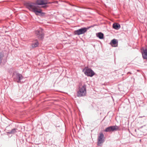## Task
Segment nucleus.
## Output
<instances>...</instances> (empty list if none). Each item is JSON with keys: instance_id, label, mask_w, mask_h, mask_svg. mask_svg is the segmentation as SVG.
I'll list each match as a JSON object with an SVG mask.
<instances>
[{"instance_id": "obj_1", "label": "nucleus", "mask_w": 147, "mask_h": 147, "mask_svg": "<svg viewBox=\"0 0 147 147\" xmlns=\"http://www.w3.org/2000/svg\"><path fill=\"white\" fill-rule=\"evenodd\" d=\"M26 7L30 11H32L37 15H39V13H42V10L41 9L38 8L39 7L37 6L36 2L32 3L30 2L25 3Z\"/></svg>"}, {"instance_id": "obj_2", "label": "nucleus", "mask_w": 147, "mask_h": 147, "mask_svg": "<svg viewBox=\"0 0 147 147\" xmlns=\"http://www.w3.org/2000/svg\"><path fill=\"white\" fill-rule=\"evenodd\" d=\"M86 93V86L84 84L79 86V90L77 93V96L78 97L85 96Z\"/></svg>"}, {"instance_id": "obj_3", "label": "nucleus", "mask_w": 147, "mask_h": 147, "mask_svg": "<svg viewBox=\"0 0 147 147\" xmlns=\"http://www.w3.org/2000/svg\"><path fill=\"white\" fill-rule=\"evenodd\" d=\"M121 129L119 126L116 125L111 126L107 127L104 130V131L107 132H112L113 131H120Z\"/></svg>"}, {"instance_id": "obj_4", "label": "nucleus", "mask_w": 147, "mask_h": 147, "mask_svg": "<svg viewBox=\"0 0 147 147\" xmlns=\"http://www.w3.org/2000/svg\"><path fill=\"white\" fill-rule=\"evenodd\" d=\"M13 80L18 83H21V80L24 78V77L21 74L16 72L13 75Z\"/></svg>"}, {"instance_id": "obj_5", "label": "nucleus", "mask_w": 147, "mask_h": 147, "mask_svg": "<svg viewBox=\"0 0 147 147\" xmlns=\"http://www.w3.org/2000/svg\"><path fill=\"white\" fill-rule=\"evenodd\" d=\"M36 2L37 5H43L42 6V7L46 8L48 6L47 4H50V2H49L47 0H36Z\"/></svg>"}, {"instance_id": "obj_6", "label": "nucleus", "mask_w": 147, "mask_h": 147, "mask_svg": "<svg viewBox=\"0 0 147 147\" xmlns=\"http://www.w3.org/2000/svg\"><path fill=\"white\" fill-rule=\"evenodd\" d=\"M83 71L84 74L88 76L92 77L95 74L94 71L88 67H85L83 70Z\"/></svg>"}, {"instance_id": "obj_7", "label": "nucleus", "mask_w": 147, "mask_h": 147, "mask_svg": "<svg viewBox=\"0 0 147 147\" xmlns=\"http://www.w3.org/2000/svg\"><path fill=\"white\" fill-rule=\"evenodd\" d=\"M91 27V26H90L88 27V28L84 27L82 28L75 31L74 32V34L75 35H78L83 34L86 32L87 31V30Z\"/></svg>"}, {"instance_id": "obj_8", "label": "nucleus", "mask_w": 147, "mask_h": 147, "mask_svg": "<svg viewBox=\"0 0 147 147\" xmlns=\"http://www.w3.org/2000/svg\"><path fill=\"white\" fill-rule=\"evenodd\" d=\"M35 34L37 37L40 40H42L44 38V34L42 32V30L40 28L35 31Z\"/></svg>"}, {"instance_id": "obj_9", "label": "nucleus", "mask_w": 147, "mask_h": 147, "mask_svg": "<svg viewBox=\"0 0 147 147\" xmlns=\"http://www.w3.org/2000/svg\"><path fill=\"white\" fill-rule=\"evenodd\" d=\"M104 142V135L102 133H99L98 138V145L102 144Z\"/></svg>"}, {"instance_id": "obj_10", "label": "nucleus", "mask_w": 147, "mask_h": 147, "mask_svg": "<svg viewBox=\"0 0 147 147\" xmlns=\"http://www.w3.org/2000/svg\"><path fill=\"white\" fill-rule=\"evenodd\" d=\"M118 41L115 39H113L110 42V44L113 47H117V46Z\"/></svg>"}, {"instance_id": "obj_11", "label": "nucleus", "mask_w": 147, "mask_h": 147, "mask_svg": "<svg viewBox=\"0 0 147 147\" xmlns=\"http://www.w3.org/2000/svg\"><path fill=\"white\" fill-rule=\"evenodd\" d=\"M142 54L143 58L145 59H147V49H146L143 50Z\"/></svg>"}, {"instance_id": "obj_12", "label": "nucleus", "mask_w": 147, "mask_h": 147, "mask_svg": "<svg viewBox=\"0 0 147 147\" xmlns=\"http://www.w3.org/2000/svg\"><path fill=\"white\" fill-rule=\"evenodd\" d=\"M113 26V28L117 30H119L120 28V25L118 23H114Z\"/></svg>"}, {"instance_id": "obj_13", "label": "nucleus", "mask_w": 147, "mask_h": 147, "mask_svg": "<svg viewBox=\"0 0 147 147\" xmlns=\"http://www.w3.org/2000/svg\"><path fill=\"white\" fill-rule=\"evenodd\" d=\"M97 37H98L100 39H102L104 38V34L101 32H99L96 34Z\"/></svg>"}, {"instance_id": "obj_14", "label": "nucleus", "mask_w": 147, "mask_h": 147, "mask_svg": "<svg viewBox=\"0 0 147 147\" xmlns=\"http://www.w3.org/2000/svg\"><path fill=\"white\" fill-rule=\"evenodd\" d=\"M17 129L14 128L9 131L8 133L9 134H14L17 132Z\"/></svg>"}, {"instance_id": "obj_15", "label": "nucleus", "mask_w": 147, "mask_h": 147, "mask_svg": "<svg viewBox=\"0 0 147 147\" xmlns=\"http://www.w3.org/2000/svg\"><path fill=\"white\" fill-rule=\"evenodd\" d=\"M39 43L38 41L32 44V46L33 48H35L38 46Z\"/></svg>"}, {"instance_id": "obj_16", "label": "nucleus", "mask_w": 147, "mask_h": 147, "mask_svg": "<svg viewBox=\"0 0 147 147\" xmlns=\"http://www.w3.org/2000/svg\"><path fill=\"white\" fill-rule=\"evenodd\" d=\"M4 57V54L0 51V64L2 62L3 58Z\"/></svg>"}, {"instance_id": "obj_17", "label": "nucleus", "mask_w": 147, "mask_h": 147, "mask_svg": "<svg viewBox=\"0 0 147 147\" xmlns=\"http://www.w3.org/2000/svg\"><path fill=\"white\" fill-rule=\"evenodd\" d=\"M131 74V73L129 72L127 73V74Z\"/></svg>"}, {"instance_id": "obj_18", "label": "nucleus", "mask_w": 147, "mask_h": 147, "mask_svg": "<svg viewBox=\"0 0 147 147\" xmlns=\"http://www.w3.org/2000/svg\"><path fill=\"white\" fill-rule=\"evenodd\" d=\"M136 131V129H135V131Z\"/></svg>"}]
</instances>
